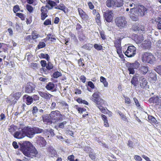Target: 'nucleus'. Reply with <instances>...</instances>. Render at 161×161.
<instances>
[{
    "label": "nucleus",
    "mask_w": 161,
    "mask_h": 161,
    "mask_svg": "<svg viewBox=\"0 0 161 161\" xmlns=\"http://www.w3.org/2000/svg\"><path fill=\"white\" fill-rule=\"evenodd\" d=\"M19 150L22 152L23 154L28 157L23 158L24 161H31V158H32L37 157L38 152L36 148L32 143L29 141H24L22 143H19Z\"/></svg>",
    "instance_id": "f257e3e1"
},
{
    "label": "nucleus",
    "mask_w": 161,
    "mask_h": 161,
    "mask_svg": "<svg viewBox=\"0 0 161 161\" xmlns=\"http://www.w3.org/2000/svg\"><path fill=\"white\" fill-rule=\"evenodd\" d=\"M51 120L53 122H57L59 121H61L64 119V115H62L59 111L56 110L52 111L49 114Z\"/></svg>",
    "instance_id": "f03ea898"
},
{
    "label": "nucleus",
    "mask_w": 161,
    "mask_h": 161,
    "mask_svg": "<svg viewBox=\"0 0 161 161\" xmlns=\"http://www.w3.org/2000/svg\"><path fill=\"white\" fill-rule=\"evenodd\" d=\"M155 59V57L151 53H144L142 56V61L145 63L152 64L153 63V61Z\"/></svg>",
    "instance_id": "7ed1b4c3"
},
{
    "label": "nucleus",
    "mask_w": 161,
    "mask_h": 161,
    "mask_svg": "<svg viewBox=\"0 0 161 161\" xmlns=\"http://www.w3.org/2000/svg\"><path fill=\"white\" fill-rule=\"evenodd\" d=\"M101 93L99 92H95L92 95L91 100L95 103L96 105H103L105 101L101 98Z\"/></svg>",
    "instance_id": "20e7f679"
},
{
    "label": "nucleus",
    "mask_w": 161,
    "mask_h": 161,
    "mask_svg": "<svg viewBox=\"0 0 161 161\" xmlns=\"http://www.w3.org/2000/svg\"><path fill=\"white\" fill-rule=\"evenodd\" d=\"M124 4L123 0H107L106 5L108 7H120Z\"/></svg>",
    "instance_id": "39448f33"
},
{
    "label": "nucleus",
    "mask_w": 161,
    "mask_h": 161,
    "mask_svg": "<svg viewBox=\"0 0 161 161\" xmlns=\"http://www.w3.org/2000/svg\"><path fill=\"white\" fill-rule=\"evenodd\" d=\"M116 25L120 29L126 27L127 25V22L124 17H117L115 19Z\"/></svg>",
    "instance_id": "423d86ee"
},
{
    "label": "nucleus",
    "mask_w": 161,
    "mask_h": 161,
    "mask_svg": "<svg viewBox=\"0 0 161 161\" xmlns=\"http://www.w3.org/2000/svg\"><path fill=\"white\" fill-rule=\"evenodd\" d=\"M140 63L137 61L133 63H129L127 66V69L129 72V74H134L135 73L134 69H137L140 67Z\"/></svg>",
    "instance_id": "0eeeda50"
},
{
    "label": "nucleus",
    "mask_w": 161,
    "mask_h": 161,
    "mask_svg": "<svg viewBox=\"0 0 161 161\" xmlns=\"http://www.w3.org/2000/svg\"><path fill=\"white\" fill-rule=\"evenodd\" d=\"M136 48L133 46H130L128 47L125 51L123 50V53L125 55L128 57H131L134 56L136 53Z\"/></svg>",
    "instance_id": "6e6552de"
},
{
    "label": "nucleus",
    "mask_w": 161,
    "mask_h": 161,
    "mask_svg": "<svg viewBox=\"0 0 161 161\" xmlns=\"http://www.w3.org/2000/svg\"><path fill=\"white\" fill-rule=\"evenodd\" d=\"M147 9L143 5H141L136 8L133 12L134 15L138 16H142L144 15Z\"/></svg>",
    "instance_id": "1a4fd4ad"
},
{
    "label": "nucleus",
    "mask_w": 161,
    "mask_h": 161,
    "mask_svg": "<svg viewBox=\"0 0 161 161\" xmlns=\"http://www.w3.org/2000/svg\"><path fill=\"white\" fill-rule=\"evenodd\" d=\"M25 132L24 131V127L19 128L18 130L16 131L13 134L14 137L17 139H21L25 137Z\"/></svg>",
    "instance_id": "9d476101"
},
{
    "label": "nucleus",
    "mask_w": 161,
    "mask_h": 161,
    "mask_svg": "<svg viewBox=\"0 0 161 161\" xmlns=\"http://www.w3.org/2000/svg\"><path fill=\"white\" fill-rule=\"evenodd\" d=\"M24 131L25 132V136L31 138L35 135V133L33 130V127L29 126H25L24 127Z\"/></svg>",
    "instance_id": "9b49d317"
},
{
    "label": "nucleus",
    "mask_w": 161,
    "mask_h": 161,
    "mask_svg": "<svg viewBox=\"0 0 161 161\" xmlns=\"http://www.w3.org/2000/svg\"><path fill=\"white\" fill-rule=\"evenodd\" d=\"M36 85L31 82L26 84L25 88V92L27 93H31L35 90Z\"/></svg>",
    "instance_id": "f8f14e48"
},
{
    "label": "nucleus",
    "mask_w": 161,
    "mask_h": 161,
    "mask_svg": "<svg viewBox=\"0 0 161 161\" xmlns=\"http://www.w3.org/2000/svg\"><path fill=\"white\" fill-rule=\"evenodd\" d=\"M113 13L110 10H107L104 12L103 15L105 20L108 22L111 21L113 19Z\"/></svg>",
    "instance_id": "ddd939ff"
},
{
    "label": "nucleus",
    "mask_w": 161,
    "mask_h": 161,
    "mask_svg": "<svg viewBox=\"0 0 161 161\" xmlns=\"http://www.w3.org/2000/svg\"><path fill=\"white\" fill-rule=\"evenodd\" d=\"M130 37L137 43H141L143 40V37L142 36H138L137 35L135 34L131 35Z\"/></svg>",
    "instance_id": "4468645a"
},
{
    "label": "nucleus",
    "mask_w": 161,
    "mask_h": 161,
    "mask_svg": "<svg viewBox=\"0 0 161 161\" xmlns=\"http://www.w3.org/2000/svg\"><path fill=\"white\" fill-rule=\"evenodd\" d=\"M22 95L21 92H17L15 93L13 92L10 95V97L14 98L13 100V103H16L17 101L19 99Z\"/></svg>",
    "instance_id": "2eb2a0df"
},
{
    "label": "nucleus",
    "mask_w": 161,
    "mask_h": 161,
    "mask_svg": "<svg viewBox=\"0 0 161 161\" xmlns=\"http://www.w3.org/2000/svg\"><path fill=\"white\" fill-rule=\"evenodd\" d=\"M121 40L122 39L119 38L116 39L114 41V46L116 49V51L122 49V47H121Z\"/></svg>",
    "instance_id": "dca6fc26"
},
{
    "label": "nucleus",
    "mask_w": 161,
    "mask_h": 161,
    "mask_svg": "<svg viewBox=\"0 0 161 161\" xmlns=\"http://www.w3.org/2000/svg\"><path fill=\"white\" fill-rule=\"evenodd\" d=\"M141 82H140V86L142 88H149V85H147V80L143 76L141 77Z\"/></svg>",
    "instance_id": "f3484780"
},
{
    "label": "nucleus",
    "mask_w": 161,
    "mask_h": 161,
    "mask_svg": "<svg viewBox=\"0 0 161 161\" xmlns=\"http://www.w3.org/2000/svg\"><path fill=\"white\" fill-rule=\"evenodd\" d=\"M37 144L40 147H45L46 144V142L44 138L42 137H39L36 141Z\"/></svg>",
    "instance_id": "a211bd4d"
},
{
    "label": "nucleus",
    "mask_w": 161,
    "mask_h": 161,
    "mask_svg": "<svg viewBox=\"0 0 161 161\" xmlns=\"http://www.w3.org/2000/svg\"><path fill=\"white\" fill-rule=\"evenodd\" d=\"M39 94L42 97L44 98L47 100H49L53 96L48 92H38Z\"/></svg>",
    "instance_id": "6ab92c4d"
},
{
    "label": "nucleus",
    "mask_w": 161,
    "mask_h": 161,
    "mask_svg": "<svg viewBox=\"0 0 161 161\" xmlns=\"http://www.w3.org/2000/svg\"><path fill=\"white\" fill-rule=\"evenodd\" d=\"M153 23H156L157 25V28L159 30H161V18L159 17H157L154 19H152Z\"/></svg>",
    "instance_id": "aec40b11"
},
{
    "label": "nucleus",
    "mask_w": 161,
    "mask_h": 161,
    "mask_svg": "<svg viewBox=\"0 0 161 161\" xmlns=\"http://www.w3.org/2000/svg\"><path fill=\"white\" fill-rule=\"evenodd\" d=\"M139 70L142 74H146L149 70V67L147 65L141 66L139 68Z\"/></svg>",
    "instance_id": "412c9836"
},
{
    "label": "nucleus",
    "mask_w": 161,
    "mask_h": 161,
    "mask_svg": "<svg viewBox=\"0 0 161 161\" xmlns=\"http://www.w3.org/2000/svg\"><path fill=\"white\" fill-rule=\"evenodd\" d=\"M47 150L49 154L52 157H57V154L56 151L52 147H49Z\"/></svg>",
    "instance_id": "4be33fe9"
},
{
    "label": "nucleus",
    "mask_w": 161,
    "mask_h": 161,
    "mask_svg": "<svg viewBox=\"0 0 161 161\" xmlns=\"http://www.w3.org/2000/svg\"><path fill=\"white\" fill-rule=\"evenodd\" d=\"M78 10L79 15L83 19L86 20L88 19V15L81 9L78 8Z\"/></svg>",
    "instance_id": "5701e85b"
},
{
    "label": "nucleus",
    "mask_w": 161,
    "mask_h": 161,
    "mask_svg": "<svg viewBox=\"0 0 161 161\" xmlns=\"http://www.w3.org/2000/svg\"><path fill=\"white\" fill-rule=\"evenodd\" d=\"M26 98V103L27 105H30L33 102V98L31 96L27 95H25L23 97V99Z\"/></svg>",
    "instance_id": "b1692460"
},
{
    "label": "nucleus",
    "mask_w": 161,
    "mask_h": 161,
    "mask_svg": "<svg viewBox=\"0 0 161 161\" xmlns=\"http://www.w3.org/2000/svg\"><path fill=\"white\" fill-rule=\"evenodd\" d=\"M18 129V127L14 124L10 125L8 128V131L13 136L16 130Z\"/></svg>",
    "instance_id": "393cba45"
},
{
    "label": "nucleus",
    "mask_w": 161,
    "mask_h": 161,
    "mask_svg": "<svg viewBox=\"0 0 161 161\" xmlns=\"http://www.w3.org/2000/svg\"><path fill=\"white\" fill-rule=\"evenodd\" d=\"M137 5L136 4V3H134L132 2L128 3H127V7L132 8H130V14H131L134 12L135 9H136V7H137Z\"/></svg>",
    "instance_id": "a878e982"
},
{
    "label": "nucleus",
    "mask_w": 161,
    "mask_h": 161,
    "mask_svg": "<svg viewBox=\"0 0 161 161\" xmlns=\"http://www.w3.org/2000/svg\"><path fill=\"white\" fill-rule=\"evenodd\" d=\"M54 84L52 82H48L46 86V88L49 91L53 92L55 91Z\"/></svg>",
    "instance_id": "bb28decb"
},
{
    "label": "nucleus",
    "mask_w": 161,
    "mask_h": 161,
    "mask_svg": "<svg viewBox=\"0 0 161 161\" xmlns=\"http://www.w3.org/2000/svg\"><path fill=\"white\" fill-rule=\"evenodd\" d=\"M131 83L135 87H136L138 85L139 81L137 76L135 75L133 76L131 80Z\"/></svg>",
    "instance_id": "cd10ccee"
},
{
    "label": "nucleus",
    "mask_w": 161,
    "mask_h": 161,
    "mask_svg": "<svg viewBox=\"0 0 161 161\" xmlns=\"http://www.w3.org/2000/svg\"><path fill=\"white\" fill-rule=\"evenodd\" d=\"M101 117L103 121L104 125V126L106 127H109V125L107 117L105 115L102 114L101 115Z\"/></svg>",
    "instance_id": "c85d7f7f"
},
{
    "label": "nucleus",
    "mask_w": 161,
    "mask_h": 161,
    "mask_svg": "<svg viewBox=\"0 0 161 161\" xmlns=\"http://www.w3.org/2000/svg\"><path fill=\"white\" fill-rule=\"evenodd\" d=\"M149 79L151 82H154L157 80V77L156 74L155 73H153L152 72L150 73L149 75Z\"/></svg>",
    "instance_id": "c756f323"
},
{
    "label": "nucleus",
    "mask_w": 161,
    "mask_h": 161,
    "mask_svg": "<svg viewBox=\"0 0 161 161\" xmlns=\"http://www.w3.org/2000/svg\"><path fill=\"white\" fill-rule=\"evenodd\" d=\"M47 3L48 5L47 4L46 7L49 9H51L53 6H55L56 5L55 2L51 0H48Z\"/></svg>",
    "instance_id": "7c9ffc66"
},
{
    "label": "nucleus",
    "mask_w": 161,
    "mask_h": 161,
    "mask_svg": "<svg viewBox=\"0 0 161 161\" xmlns=\"http://www.w3.org/2000/svg\"><path fill=\"white\" fill-rule=\"evenodd\" d=\"M148 101L150 103H158L159 98L157 96L153 97L149 99Z\"/></svg>",
    "instance_id": "2f4dec72"
},
{
    "label": "nucleus",
    "mask_w": 161,
    "mask_h": 161,
    "mask_svg": "<svg viewBox=\"0 0 161 161\" xmlns=\"http://www.w3.org/2000/svg\"><path fill=\"white\" fill-rule=\"evenodd\" d=\"M148 121L152 125L156 124L157 123V120L153 116L151 115H148Z\"/></svg>",
    "instance_id": "473e14b6"
},
{
    "label": "nucleus",
    "mask_w": 161,
    "mask_h": 161,
    "mask_svg": "<svg viewBox=\"0 0 161 161\" xmlns=\"http://www.w3.org/2000/svg\"><path fill=\"white\" fill-rule=\"evenodd\" d=\"M58 103H59L61 107H63L64 109L67 110L69 109V105L68 104L65 102L62 101L61 102H58Z\"/></svg>",
    "instance_id": "72a5a7b5"
},
{
    "label": "nucleus",
    "mask_w": 161,
    "mask_h": 161,
    "mask_svg": "<svg viewBox=\"0 0 161 161\" xmlns=\"http://www.w3.org/2000/svg\"><path fill=\"white\" fill-rule=\"evenodd\" d=\"M33 128L35 135L42 133L43 131V130L42 129L38 127H33Z\"/></svg>",
    "instance_id": "f704fd0d"
},
{
    "label": "nucleus",
    "mask_w": 161,
    "mask_h": 161,
    "mask_svg": "<svg viewBox=\"0 0 161 161\" xmlns=\"http://www.w3.org/2000/svg\"><path fill=\"white\" fill-rule=\"evenodd\" d=\"M39 57L41 58H43L46 59L47 61L49 60V57L48 55L47 54H44L43 53H41L39 55Z\"/></svg>",
    "instance_id": "c9c22d12"
},
{
    "label": "nucleus",
    "mask_w": 161,
    "mask_h": 161,
    "mask_svg": "<svg viewBox=\"0 0 161 161\" xmlns=\"http://www.w3.org/2000/svg\"><path fill=\"white\" fill-rule=\"evenodd\" d=\"M100 81L102 83L105 87H107L108 86V83L106 80L105 78L103 76H101L100 77Z\"/></svg>",
    "instance_id": "e433bc0d"
},
{
    "label": "nucleus",
    "mask_w": 161,
    "mask_h": 161,
    "mask_svg": "<svg viewBox=\"0 0 161 161\" xmlns=\"http://www.w3.org/2000/svg\"><path fill=\"white\" fill-rule=\"evenodd\" d=\"M143 46L145 48L149 49L151 47V42L149 41H145L143 44Z\"/></svg>",
    "instance_id": "4c0bfd02"
},
{
    "label": "nucleus",
    "mask_w": 161,
    "mask_h": 161,
    "mask_svg": "<svg viewBox=\"0 0 161 161\" xmlns=\"http://www.w3.org/2000/svg\"><path fill=\"white\" fill-rule=\"evenodd\" d=\"M75 108L77 109L79 113L80 114H82L83 112L86 111V109L84 108H82L81 107H79L77 105H75Z\"/></svg>",
    "instance_id": "58836bf2"
},
{
    "label": "nucleus",
    "mask_w": 161,
    "mask_h": 161,
    "mask_svg": "<svg viewBox=\"0 0 161 161\" xmlns=\"http://www.w3.org/2000/svg\"><path fill=\"white\" fill-rule=\"evenodd\" d=\"M76 101L79 103H83L87 105H88V103L87 101L84 100H82L80 98L77 99Z\"/></svg>",
    "instance_id": "ea45409f"
},
{
    "label": "nucleus",
    "mask_w": 161,
    "mask_h": 161,
    "mask_svg": "<svg viewBox=\"0 0 161 161\" xmlns=\"http://www.w3.org/2000/svg\"><path fill=\"white\" fill-rule=\"evenodd\" d=\"M133 30H143L144 29V27L143 26H140L139 25L138 26L137 25H133L132 27Z\"/></svg>",
    "instance_id": "a19ab883"
},
{
    "label": "nucleus",
    "mask_w": 161,
    "mask_h": 161,
    "mask_svg": "<svg viewBox=\"0 0 161 161\" xmlns=\"http://www.w3.org/2000/svg\"><path fill=\"white\" fill-rule=\"evenodd\" d=\"M118 113L119 114L121 117V119L125 121H127V119L126 118L125 115L123 114L121 111H118Z\"/></svg>",
    "instance_id": "79ce46f5"
},
{
    "label": "nucleus",
    "mask_w": 161,
    "mask_h": 161,
    "mask_svg": "<svg viewBox=\"0 0 161 161\" xmlns=\"http://www.w3.org/2000/svg\"><path fill=\"white\" fill-rule=\"evenodd\" d=\"M78 65L80 67H83L85 66L84 61L83 58H80L78 60Z\"/></svg>",
    "instance_id": "37998d69"
},
{
    "label": "nucleus",
    "mask_w": 161,
    "mask_h": 161,
    "mask_svg": "<svg viewBox=\"0 0 161 161\" xmlns=\"http://www.w3.org/2000/svg\"><path fill=\"white\" fill-rule=\"evenodd\" d=\"M103 105H97L96 106L102 113L105 114L106 112V109L102 106Z\"/></svg>",
    "instance_id": "c03bdc74"
},
{
    "label": "nucleus",
    "mask_w": 161,
    "mask_h": 161,
    "mask_svg": "<svg viewBox=\"0 0 161 161\" xmlns=\"http://www.w3.org/2000/svg\"><path fill=\"white\" fill-rule=\"evenodd\" d=\"M50 39H53V40H56V38L55 37V35H52V34H49L47 35V37L46 38L44 39L45 42L47 40H49Z\"/></svg>",
    "instance_id": "a18cd8bd"
},
{
    "label": "nucleus",
    "mask_w": 161,
    "mask_h": 161,
    "mask_svg": "<svg viewBox=\"0 0 161 161\" xmlns=\"http://www.w3.org/2000/svg\"><path fill=\"white\" fill-rule=\"evenodd\" d=\"M42 120L44 122H46L47 123H48L52 122L51 120V118L50 119L49 118V117L47 116L43 117Z\"/></svg>",
    "instance_id": "49530a36"
},
{
    "label": "nucleus",
    "mask_w": 161,
    "mask_h": 161,
    "mask_svg": "<svg viewBox=\"0 0 161 161\" xmlns=\"http://www.w3.org/2000/svg\"><path fill=\"white\" fill-rule=\"evenodd\" d=\"M62 76L61 73L58 71H56L54 72L53 75L52 77L54 78H57L59 76Z\"/></svg>",
    "instance_id": "de8ad7c7"
},
{
    "label": "nucleus",
    "mask_w": 161,
    "mask_h": 161,
    "mask_svg": "<svg viewBox=\"0 0 161 161\" xmlns=\"http://www.w3.org/2000/svg\"><path fill=\"white\" fill-rule=\"evenodd\" d=\"M116 51L117 53L119 55V57L122 59V60H125L124 56L122 53V49L117 51Z\"/></svg>",
    "instance_id": "09e8293b"
},
{
    "label": "nucleus",
    "mask_w": 161,
    "mask_h": 161,
    "mask_svg": "<svg viewBox=\"0 0 161 161\" xmlns=\"http://www.w3.org/2000/svg\"><path fill=\"white\" fill-rule=\"evenodd\" d=\"M93 46L95 49L98 51L102 50L103 49V46L100 45L95 44Z\"/></svg>",
    "instance_id": "8fccbe9b"
},
{
    "label": "nucleus",
    "mask_w": 161,
    "mask_h": 161,
    "mask_svg": "<svg viewBox=\"0 0 161 161\" xmlns=\"http://www.w3.org/2000/svg\"><path fill=\"white\" fill-rule=\"evenodd\" d=\"M53 65L51 62H48V63L47 64L46 68L47 69L50 70L53 69Z\"/></svg>",
    "instance_id": "3c124183"
},
{
    "label": "nucleus",
    "mask_w": 161,
    "mask_h": 161,
    "mask_svg": "<svg viewBox=\"0 0 161 161\" xmlns=\"http://www.w3.org/2000/svg\"><path fill=\"white\" fill-rule=\"evenodd\" d=\"M46 46V44L44 42H40L39 44L37 46V48L38 49L43 48Z\"/></svg>",
    "instance_id": "603ef678"
},
{
    "label": "nucleus",
    "mask_w": 161,
    "mask_h": 161,
    "mask_svg": "<svg viewBox=\"0 0 161 161\" xmlns=\"http://www.w3.org/2000/svg\"><path fill=\"white\" fill-rule=\"evenodd\" d=\"M130 18L134 21H136L138 19V16H136L134 15V13L133 12L132 13L130 14Z\"/></svg>",
    "instance_id": "864d4df0"
},
{
    "label": "nucleus",
    "mask_w": 161,
    "mask_h": 161,
    "mask_svg": "<svg viewBox=\"0 0 161 161\" xmlns=\"http://www.w3.org/2000/svg\"><path fill=\"white\" fill-rule=\"evenodd\" d=\"M127 145L130 148H133L134 147V144L132 141L129 140L128 141Z\"/></svg>",
    "instance_id": "5fc2aeb1"
},
{
    "label": "nucleus",
    "mask_w": 161,
    "mask_h": 161,
    "mask_svg": "<svg viewBox=\"0 0 161 161\" xmlns=\"http://www.w3.org/2000/svg\"><path fill=\"white\" fill-rule=\"evenodd\" d=\"M92 44H87L83 46V48L88 50H90L91 48L92 47Z\"/></svg>",
    "instance_id": "6e6d98bb"
},
{
    "label": "nucleus",
    "mask_w": 161,
    "mask_h": 161,
    "mask_svg": "<svg viewBox=\"0 0 161 161\" xmlns=\"http://www.w3.org/2000/svg\"><path fill=\"white\" fill-rule=\"evenodd\" d=\"M38 109L36 106H34L33 107L32 110V113L33 114H36L38 111Z\"/></svg>",
    "instance_id": "4d7b16f0"
},
{
    "label": "nucleus",
    "mask_w": 161,
    "mask_h": 161,
    "mask_svg": "<svg viewBox=\"0 0 161 161\" xmlns=\"http://www.w3.org/2000/svg\"><path fill=\"white\" fill-rule=\"evenodd\" d=\"M67 123L66 121H64L60 123L58 125V127L59 128H63L64 127V125Z\"/></svg>",
    "instance_id": "13d9d810"
},
{
    "label": "nucleus",
    "mask_w": 161,
    "mask_h": 161,
    "mask_svg": "<svg viewBox=\"0 0 161 161\" xmlns=\"http://www.w3.org/2000/svg\"><path fill=\"white\" fill-rule=\"evenodd\" d=\"M101 37L103 40H105L106 39V36L105 34L104 31H100V32Z\"/></svg>",
    "instance_id": "bf43d9fd"
},
{
    "label": "nucleus",
    "mask_w": 161,
    "mask_h": 161,
    "mask_svg": "<svg viewBox=\"0 0 161 161\" xmlns=\"http://www.w3.org/2000/svg\"><path fill=\"white\" fill-rule=\"evenodd\" d=\"M26 8L30 13L32 12L33 9V7L31 6L28 4L26 5Z\"/></svg>",
    "instance_id": "052dcab7"
},
{
    "label": "nucleus",
    "mask_w": 161,
    "mask_h": 161,
    "mask_svg": "<svg viewBox=\"0 0 161 161\" xmlns=\"http://www.w3.org/2000/svg\"><path fill=\"white\" fill-rule=\"evenodd\" d=\"M155 70L158 74H161V66H158L155 69Z\"/></svg>",
    "instance_id": "680f3d73"
},
{
    "label": "nucleus",
    "mask_w": 161,
    "mask_h": 161,
    "mask_svg": "<svg viewBox=\"0 0 161 161\" xmlns=\"http://www.w3.org/2000/svg\"><path fill=\"white\" fill-rule=\"evenodd\" d=\"M51 24V19H46L44 22V24L47 25Z\"/></svg>",
    "instance_id": "e2e57ef3"
},
{
    "label": "nucleus",
    "mask_w": 161,
    "mask_h": 161,
    "mask_svg": "<svg viewBox=\"0 0 161 161\" xmlns=\"http://www.w3.org/2000/svg\"><path fill=\"white\" fill-rule=\"evenodd\" d=\"M16 15L19 17L22 20H24L25 19L24 15L22 13H17L16 14Z\"/></svg>",
    "instance_id": "0e129e2a"
},
{
    "label": "nucleus",
    "mask_w": 161,
    "mask_h": 161,
    "mask_svg": "<svg viewBox=\"0 0 161 161\" xmlns=\"http://www.w3.org/2000/svg\"><path fill=\"white\" fill-rule=\"evenodd\" d=\"M59 9L61 10L65 13V9L66 7L63 4L60 5L58 6Z\"/></svg>",
    "instance_id": "69168bd1"
},
{
    "label": "nucleus",
    "mask_w": 161,
    "mask_h": 161,
    "mask_svg": "<svg viewBox=\"0 0 161 161\" xmlns=\"http://www.w3.org/2000/svg\"><path fill=\"white\" fill-rule=\"evenodd\" d=\"M134 101L135 102V103L136 104V107H140V103H139V102L137 99L136 97H134L133 98Z\"/></svg>",
    "instance_id": "338daca9"
},
{
    "label": "nucleus",
    "mask_w": 161,
    "mask_h": 161,
    "mask_svg": "<svg viewBox=\"0 0 161 161\" xmlns=\"http://www.w3.org/2000/svg\"><path fill=\"white\" fill-rule=\"evenodd\" d=\"M41 13L47 14V13L48 11L47 9L44 6L42 7L41 9Z\"/></svg>",
    "instance_id": "774afa93"
}]
</instances>
